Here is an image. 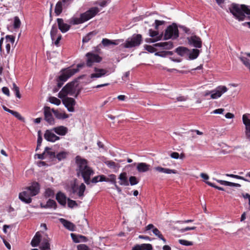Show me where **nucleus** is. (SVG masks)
<instances>
[{
  "instance_id": "1",
  "label": "nucleus",
  "mask_w": 250,
  "mask_h": 250,
  "mask_svg": "<svg viewBox=\"0 0 250 250\" xmlns=\"http://www.w3.org/2000/svg\"><path fill=\"white\" fill-rule=\"evenodd\" d=\"M76 164V175L78 177H82L84 183L88 185L90 184V177L94 174V170L88 166V161L80 156L75 158Z\"/></svg>"
},
{
  "instance_id": "2",
  "label": "nucleus",
  "mask_w": 250,
  "mask_h": 250,
  "mask_svg": "<svg viewBox=\"0 0 250 250\" xmlns=\"http://www.w3.org/2000/svg\"><path fill=\"white\" fill-rule=\"evenodd\" d=\"M229 9L230 13L238 21L250 20V6L233 3ZM244 25H248L250 28V21L245 22Z\"/></svg>"
},
{
  "instance_id": "3",
  "label": "nucleus",
  "mask_w": 250,
  "mask_h": 250,
  "mask_svg": "<svg viewBox=\"0 0 250 250\" xmlns=\"http://www.w3.org/2000/svg\"><path fill=\"white\" fill-rule=\"evenodd\" d=\"M40 188L39 184L37 182H34L19 194V199L26 204H29L32 202L31 197L39 193Z\"/></svg>"
},
{
  "instance_id": "4",
  "label": "nucleus",
  "mask_w": 250,
  "mask_h": 250,
  "mask_svg": "<svg viewBox=\"0 0 250 250\" xmlns=\"http://www.w3.org/2000/svg\"><path fill=\"white\" fill-rule=\"evenodd\" d=\"M49 241L50 239L46 233L42 231H38L31 240V245L36 247L41 242L40 248L41 250H50Z\"/></svg>"
},
{
  "instance_id": "5",
  "label": "nucleus",
  "mask_w": 250,
  "mask_h": 250,
  "mask_svg": "<svg viewBox=\"0 0 250 250\" xmlns=\"http://www.w3.org/2000/svg\"><path fill=\"white\" fill-rule=\"evenodd\" d=\"M84 66V63H81L77 65L76 68L68 67L62 69L61 70V78L63 79L64 81H67L69 78L79 72L80 68H83Z\"/></svg>"
},
{
  "instance_id": "6",
  "label": "nucleus",
  "mask_w": 250,
  "mask_h": 250,
  "mask_svg": "<svg viewBox=\"0 0 250 250\" xmlns=\"http://www.w3.org/2000/svg\"><path fill=\"white\" fill-rule=\"evenodd\" d=\"M142 37L140 34H134L131 38H128L123 44L125 48H130L138 46L141 43Z\"/></svg>"
},
{
  "instance_id": "7",
  "label": "nucleus",
  "mask_w": 250,
  "mask_h": 250,
  "mask_svg": "<svg viewBox=\"0 0 250 250\" xmlns=\"http://www.w3.org/2000/svg\"><path fill=\"white\" fill-rule=\"evenodd\" d=\"M179 37V30L176 23H173L169 25L165 30L164 33V39L173 40L177 39Z\"/></svg>"
},
{
  "instance_id": "8",
  "label": "nucleus",
  "mask_w": 250,
  "mask_h": 250,
  "mask_svg": "<svg viewBox=\"0 0 250 250\" xmlns=\"http://www.w3.org/2000/svg\"><path fill=\"white\" fill-rule=\"evenodd\" d=\"M228 90V88L226 86L220 85L213 90L206 91L204 96L207 97L210 95L211 99H216L220 98L224 93H226Z\"/></svg>"
},
{
  "instance_id": "9",
  "label": "nucleus",
  "mask_w": 250,
  "mask_h": 250,
  "mask_svg": "<svg viewBox=\"0 0 250 250\" xmlns=\"http://www.w3.org/2000/svg\"><path fill=\"white\" fill-rule=\"evenodd\" d=\"M76 82H71L66 84L59 93L58 97L60 98H64L67 95H73L76 91Z\"/></svg>"
},
{
  "instance_id": "10",
  "label": "nucleus",
  "mask_w": 250,
  "mask_h": 250,
  "mask_svg": "<svg viewBox=\"0 0 250 250\" xmlns=\"http://www.w3.org/2000/svg\"><path fill=\"white\" fill-rule=\"evenodd\" d=\"M85 56L87 58L86 65L88 67H91L95 62H100L102 60L99 55L91 52L86 53Z\"/></svg>"
},
{
  "instance_id": "11",
  "label": "nucleus",
  "mask_w": 250,
  "mask_h": 250,
  "mask_svg": "<svg viewBox=\"0 0 250 250\" xmlns=\"http://www.w3.org/2000/svg\"><path fill=\"white\" fill-rule=\"evenodd\" d=\"M71 191L73 194H76L78 196L82 199L84 196V192L86 189V187L83 183H82L79 187H77L76 183L71 184Z\"/></svg>"
},
{
  "instance_id": "12",
  "label": "nucleus",
  "mask_w": 250,
  "mask_h": 250,
  "mask_svg": "<svg viewBox=\"0 0 250 250\" xmlns=\"http://www.w3.org/2000/svg\"><path fill=\"white\" fill-rule=\"evenodd\" d=\"M99 12L97 7H93L85 12L81 14L80 16L83 22H84L94 17Z\"/></svg>"
},
{
  "instance_id": "13",
  "label": "nucleus",
  "mask_w": 250,
  "mask_h": 250,
  "mask_svg": "<svg viewBox=\"0 0 250 250\" xmlns=\"http://www.w3.org/2000/svg\"><path fill=\"white\" fill-rule=\"evenodd\" d=\"M52 109L48 106H44L43 108V113L44 116V120L50 125L55 124V120L52 115Z\"/></svg>"
},
{
  "instance_id": "14",
  "label": "nucleus",
  "mask_w": 250,
  "mask_h": 250,
  "mask_svg": "<svg viewBox=\"0 0 250 250\" xmlns=\"http://www.w3.org/2000/svg\"><path fill=\"white\" fill-rule=\"evenodd\" d=\"M57 22L58 28L62 33L67 32L70 29L71 25L65 22L63 19L58 18Z\"/></svg>"
},
{
  "instance_id": "15",
  "label": "nucleus",
  "mask_w": 250,
  "mask_h": 250,
  "mask_svg": "<svg viewBox=\"0 0 250 250\" xmlns=\"http://www.w3.org/2000/svg\"><path fill=\"white\" fill-rule=\"evenodd\" d=\"M62 103L69 112H74V106L76 104L75 100L70 97H66L62 100Z\"/></svg>"
},
{
  "instance_id": "16",
  "label": "nucleus",
  "mask_w": 250,
  "mask_h": 250,
  "mask_svg": "<svg viewBox=\"0 0 250 250\" xmlns=\"http://www.w3.org/2000/svg\"><path fill=\"white\" fill-rule=\"evenodd\" d=\"M52 129L50 130H46L44 134V139L51 142H55L56 141L60 140V138L57 136L54 133Z\"/></svg>"
},
{
  "instance_id": "17",
  "label": "nucleus",
  "mask_w": 250,
  "mask_h": 250,
  "mask_svg": "<svg viewBox=\"0 0 250 250\" xmlns=\"http://www.w3.org/2000/svg\"><path fill=\"white\" fill-rule=\"evenodd\" d=\"M188 43L195 48L202 47V42L201 38L197 36H192L188 38Z\"/></svg>"
},
{
  "instance_id": "18",
  "label": "nucleus",
  "mask_w": 250,
  "mask_h": 250,
  "mask_svg": "<svg viewBox=\"0 0 250 250\" xmlns=\"http://www.w3.org/2000/svg\"><path fill=\"white\" fill-rule=\"evenodd\" d=\"M94 71L95 73L91 74V78H98L104 76L105 75H108L109 74V71L104 69H99L97 68V67H95Z\"/></svg>"
},
{
  "instance_id": "19",
  "label": "nucleus",
  "mask_w": 250,
  "mask_h": 250,
  "mask_svg": "<svg viewBox=\"0 0 250 250\" xmlns=\"http://www.w3.org/2000/svg\"><path fill=\"white\" fill-rule=\"evenodd\" d=\"M68 6L64 2L59 0L57 2L55 7V13L56 16H59L62 12L63 9H66Z\"/></svg>"
},
{
  "instance_id": "20",
  "label": "nucleus",
  "mask_w": 250,
  "mask_h": 250,
  "mask_svg": "<svg viewBox=\"0 0 250 250\" xmlns=\"http://www.w3.org/2000/svg\"><path fill=\"white\" fill-rule=\"evenodd\" d=\"M52 130H54V132L61 136H64L68 132V128L62 125L54 127L52 128Z\"/></svg>"
},
{
  "instance_id": "21",
  "label": "nucleus",
  "mask_w": 250,
  "mask_h": 250,
  "mask_svg": "<svg viewBox=\"0 0 250 250\" xmlns=\"http://www.w3.org/2000/svg\"><path fill=\"white\" fill-rule=\"evenodd\" d=\"M154 169L161 173H164L166 174H177V171L175 169H171L167 168H164L161 167H154Z\"/></svg>"
},
{
  "instance_id": "22",
  "label": "nucleus",
  "mask_w": 250,
  "mask_h": 250,
  "mask_svg": "<svg viewBox=\"0 0 250 250\" xmlns=\"http://www.w3.org/2000/svg\"><path fill=\"white\" fill-rule=\"evenodd\" d=\"M119 184L121 186H127L129 185V182L126 172H122L119 175Z\"/></svg>"
},
{
  "instance_id": "23",
  "label": "nucleus",
  "mask_w": 250,
  "mask_h": 250,
  "mask_svg": "<svg viewBox=\"0 0 250 250\" xmlns=\"http://www.w3.org/2000/svg\"><path fill=\"white\" fill-rule=\"evenodd\" d=\"M150 166L145 163H139L137 164V169L139 172H146L149 170Z\"/></svg>"
},
{
  "instance_id": "24",
  "label": "nucleus",
  "mask_w": 250,
  "mask_h": 250,
  "mask_svg": "<svg viewBox=\"0 0 250 250\" xmlns=\"http://www.w3.org/2000/svg\"><path fill=\"white\" fill-rule=\"evenodd\" d=\"M121 41H123V40H110L108 39L104 38L102 40V43L104 46L106 47L110 45H118Z\"/></svg>"
},
{
  "instance_id": "25",
  "label": "nucleus",
  "mask_w": 250,
  "mask_h": 250,
  "mask_svg": "<svg viewBox=\"0 0 250 250\" xmlns=\"http://www.w3.org/2000/svg\"><path fill=\"white\" fill-rule=\"evenodd\" d=\"M60 221L66 229L71 231L74 230L75 226L72 223L63 218L60 219Z\"/></svg>"
},
{
  "instance_id": "26",
  "label": "nucleus",
  "mask_w": 250,
  "mask_h": 250,
  "mask_svg": "<svg viewBox=\"0 0 250 250\" xmlns=\"http://www.w3.org/2000/svg\"><path fill=\"white\" fill-rule=\"evenodd\" d=\"M56 200L62 206H65L66 197L63 193L61 192L58 193L56 195Z\"/></svg>"
},
{
  "instance_id": "27",
  "label": "nucleus",
  "mask_w": 250,
  "mask_h": 250,
  "mask_svg": "<svg viewBox=\"0 0 250 250\" xmlns=\"http://www.w3.org/2000/svg\"><path fill=\"white\" fill-rule=\"evenodd\" d=\"M59 35L61 34L59 33L56 25L55 24H53L50 30V36L52 41L54 42L56 39V38H57Z\"/></svg>"
},
{
  "instance_id": "28",
  "label": "nucleus",
  "mask_w": 250,
  "mask_h": 250,
  "mask_svg": "<svg viewBox=\"0 0 250 250\" xmlns=\"http://www.w3.org/2000/svg\"><path fill=\"white\" fill-rule=\"evenodd\" d=\"M175 52L180 56L183 57L188 54L189 49L183 46H179L177 47Z\"/></svg>"
},
{
  "instance_id": "29",
  "label": "nucleus",
  "mask_w": 250,
  "mask_h": 250,
  "mask_svg": "<svg viewBox=\"0 0 250 250\" xmlns=\"http://www.w3.org/2000/svg\"><path fill=\"white\" fill-rule=\"evenodd\" d=\"M52 112L55 117L59 119H65L69 117L68 115L63 112H61L58 110L52 109Z\"/></svg>"
},
{
  "instance_id": "30",
  "label": "nucleus",
  "mask_w": 250,
  "mask_h": 250,
  "mask_svg": "<svg viewBox=\"0 0 250 250\" xmlns=\"http://www.w3.org/2000/svg\"><path fill=\"white\" fill-rule=\"evenodd\" d=\"M105 164L110 168L114 170H117L120 167V165L112 161H106L104 162Z\"/></svg>"
},
{
  "instance_id": "31",
  "label": "nucleus",
  "mask_w": 250,
  "mask_h": 250,
  "mask_svg": "<svg viewBox=\"0 0 250 250\" xmlns=\"http://www.w3.org/2000/svg\"><path fill=\"white\" fill-rule=\"evenodd\" d=\"M68 21L70 25H76L83 23L81 17L79 18L74 16L72 17Z\"/></svg>"
},
{
  "instance_id": "32",
  "label": "nucleus",
  "mask_w": 250,
  "mask_h": 250,
  "mask_svg": "<svg viewBox=\"0 0 250 250\" xmlns=\"http://www.w3.org/2000/svg\"><path fill=\"white\" fill-rule=\"evenodd\" d=\"M200 53V51L199 50L197 49H193L190 52L189 51L188 54V55L189 56V58L190 60H194L196 59Z\"/></svg>"
},
{
  "instance_id": "33",
  "label": "nucleus",
  "mask_w": 250,
  "mask_h": 250,
  "mask_svg": "<svg viewBox=\"0 0 250 250\" xmlns=\"http://www.w3.org/2000/svg\"><path fill=\"white\" fill-rule=\"evenodd\" d=\"M3 45H4L5 47L6 48V51L7 53H9L11 48V44L8 43L7 42H4V39L1 38L0 40V49L1 50Z\"/></svg>"
},
{
  "instance_id": "34",
  "label": "nucleus",
  "mask_w": 250,
  "mask_h": 250,
  "mask_svg": "<svg viewBox=\"0 0 250 250\" xmlns=\"http://www.w3.org/2000/svg\"><path fill=\"white\" fill-rule=\"evenodd\" d=\"M96 34V32L95 31H92L88 33L85 36H84L83 39V42H88L92 37L93 36H95Z\"/></svg>"
},
{
  "instance_id": "35",
  "label": "nucleus",
  "mask_w": 250,
  "mask_h": 250,
  "mask_svg": "<svg viewBox=\"0 0 250 250\" xmlns=\"http://www.w3.org/2000/svg\"><path fill=\"white\" fill-rule=\"evenodd\" d=\"M44 207L46 208H53L55 209L57 208V204L54 200L49 199Z\"/></svg>"
},
{
  "instance_id": "36",
  "label": "nucleus",
  "mask_w": 250,
  "mask_h": 250,
  "mask_svg": "<svg viewBox=\"0 0 250 250\" xmlns=\"http://www.w3.org/2000/svg\"><path fill=\"white\" fill-rule=\"evenodd\" d=\"M106 182H110L114 186L117 185L116 176L113 174L109 175V177L106 179Z\"/></svg>"
},
{
  "instance_id": "37",
  "label": "nucleus",
  "mask_w": 250,
  "mask_h": 250,
  "mask_svg": "<svg viewBox=\"0 0 250 250\" xmlns=\"http://www.w3.org/2000/svg\"><path fill=\"white\" fill-rule=\"evenodd\" d=\"M250 115L248 114H244L242 117L243 123L245 126L250 125Z\"/></svg>"
},
{
  "instance_id": "38",
  "label": "nucleus",
  "mask_w": 250,
  "mask_h": 250,
  "mask_svg": "<svg viewBox=\"0 0 250 250\" xmlns=\"http://www.w3.org/2000/svg\"><path fill=\"white\" fill-rule=\"evenodd\" d=\"M149 35L152 38H157V37H161V39L162 38V35H159L157 31H154L152 29L149 30Z\"/></svg>"
},
{
  "instance_id": "39",
  "label": "nucleus",
  "mask_w": 250,
  "mask_h": 250,
  "mask_svg": "<svg viewBox=\"0 0 250 250\" xmlns=\"http://www.w3.org/2000/svg\"><path fill=\"white\" fill-rule=\"evenodd\" d=\"M10 113L17 118L18 120L23 122H24V118L22 117L19 112L12 110Z\"/></svg>"
},
{
  "instance_id": "40",
  "label": "nucleus",
  "mask_w": 250,
  "mask_h": 250,
  "mask_svg": "<svg viewBox=\"0 0 250 250\" xmlns=\"http://www.w3.org/2000/svg\"><path fill=\"white\" fill-rule=\"evenodd\" d=\"M49 101L51 104L59 105L61 104V102L60 100L55 97H50L49 98Z\"/></svg>"
},
{
  "instance_id": "41",
  "label": "nucleus",
  "mask_w": 250,
  "mask_h": 250,
  "mask_svg": "<svg viewBox=\"0 0 250 250\" xmlns=\"http://www.w3.org/2000/svg\"><path fill=\"white\" fill-rule=\"evenodd\" d=\"M15 42V37L12 35H7L5 37V41L4 42L11 44H13Z\"/></svg>"
},
{
  "instance_id": "42",
  "label": "nucleus",
  "mask_w": 250,
  "mask_h": 250,
  "mask_svg": "<svg viewBox=\"0 0 250 250\" xmlns=\"http://www.w3.org/2000/svg\"><path fill=\"white\" fill-rule=\"evenodd\" d=\"M21 22L19 18L17 16L15 17L14 19L13 24L14 28L15 29L19 28L21 26Z\"/></svg>"
},
{
  "instance_id": "43",
  "label": "nucleus",
  "mask_w": 250,
  "mask_h": 250,
  "mask_svg": "<svg viewBox=\"0 0 250 250\" xmlns=\"http://www.w3.org/2000/svg\"><path fill=\"white\" fill-rule=\"evenodd\" d=\"M173 47V43L172 42L169 41V42H163V48L165 49H170L172 48Z\"/></svg>"
},
{
  "instance_id": "44",
  "label": "nucleus",
  "mask_w": 250,
  "mask_h": 250,
  "mask_svg": "<svg viewBox=\"0 0 250 250\" xmlns=\"http://www.w3.org/2000/svg\"><path fill=\"white\" fill-rule=\"evenodd\" d=\"M226 176H227L228 177H230L231 178H236L237 179H241V180H244L245 181L249 182V181L248 179L245 178L244 177H243L242 176H239L237 175H234L233 174H226Z\"/></svg>"
},
{
  "instance_id": "45",
  "label": "nucleus",
  "mask_w": 250,
  "mask_h": 250,
  "mask_svg": "<svg viewBox=\"0 0 250 250\" xmlns=\"http://www.w3.org/2000/svg\"><path fill=\"white\" fill-rule=\"evenodd\" d=\"M67 154V153L65 152H61L57 154L56 158L58 160L61 161L66 158Z\"/></svg>"
},
{
  "instance_id": "46",
  "label": "nucleus",
  "mask_w": 250,
  "mask_h": 250,
  "mask_svg": "<svg viewBox=\"0 0 250 250\" xmlns=\"http://www.w3.org/2000/svg\"><path fill=\"white\" fill-rule=\"evenodd\" d=\"M129 182L131 186H134L137 185L139 183V181L136 177L132 176L129 178Z\"/></svg>"
},
{
  "instance_id": "47",
  "label": "nucleus",
  "mask_w": 250,
  "mask_h": 250,
  "mask_svg": "<svg viewBox=\"0 0 250 250\" xmlns=\"http://www.w3.org/2000/svg\"><path fill=\"white\" fill-rule=\"evenodd\" d=\"M145 48L150 53H154L156 51V49L154 46V44L153 45H146L145 46Z\"/></svg>"
},
{
  "instance_id": "48",
  "label": "nucleus",
  "mask_w": 250,
  "mask_h": 250,
  "mask_svg": "<svg viewBox=\"0 0 250 250\" xmlns=\"http://www.w3.org/2000/svg\"><path fill=\"white\" fill-rule=\"evenodd\" d=\"M179 243L182 245L184 246H192L193 245V242L191 241H188L184 239H179Z\"/></svg>"
},
{
  "instance_id": "49",
  "label": "nucleus",
  "mask_w": 250,
  "mask_h": 250,
  "mask_svg": "<svg viewBox=\"0 0 250 250\" xmlns=\"http://www.w3.org/2000/svg\"><path fill=\"white\" fill-rule=\"evenodd\" d=\"M165 21H159L158 20H156L155 21L154 26L155 27V29L156 30L158 29V27L159 26L162 25L165 23Z\"/></svg>"
},
{
  "instance_id": "50",
  "label": "nucleus",
  "mask_w": 250,
  "mask_h": 250,
  "mask_svg": "<svg viewBox=\"0 0 250 250\" xmlns=\"http://www.w3.org/2000/svg\"><path fill=\"white\" fill-rule=\"evenodd\" d=\"M67 204H68V207H69L70 208H73L74 207L78 206V205L75 201L71 200L70 199H68V200H67Z\"/></svg>"
},
{
  "instance_id": "51",
  "label": "nucleus",
  "mask_w": 250,
  "mask_h": 250,
  "mask_svg": "<svg viewBox=\"0 0 250 250\" xmlns=\"http://www.w3.org/2000/svg\"><path fill=\"white\" fill-rule=\"evenodd\" d=\"M245 135L246 138L250 141V125L245 126Z\"/></svg>"
},
{
  "instance_id": "52",
  "label": "nucleus",
  "mask_w": 250,
  "mask_h": 250,
  "mask_svg": "<svg viewBox=\"0 0 250 250\" xmlns=\"http://www.w3.org/2000/svg\"><path fill=\"white\" fill-rule=\"evenodd\" d=\"M66 81H64L63 79H61V75H60L58 77V80H57V86L58 87V88H60L62 86L64 83Z\"/></svg>"
},
{
  "instance_id": "53",
  "label": "nucleus",
  "mask_w": 250,
  "mask_h": 250,
  "mask_svg": "<svg viewBox=\"0 0 250 250\" xmlns=\"http://www.w3.org/2000/svg\"><path fill=\"white\" fill-rule=\"evenodd\" d=\"M218 183L222 185H224L225 186H229L230 187V182L222 180H218V179H215Z\"/></svg>"
},
{
  "instance_id": "54",
  "label": "nucleus",
  "mask_w": 250,
  "mask_h": 250,
  "mask_svg": "<svg viewBox=\"0 0 250 250\" xmlns=\"http://www.w3.org/2000/svg\"><path fill=\"white\" fill-rule=\"evenodd\" d=\"M61 39H62V35H59V36H58V37L57 38H56V39L55 40V41H54V42H52V43L58 47L59 46L60 41H61Z\"/></svg>"
},
{
  "instance_id": "55",
  "label": "nucleus",
  "mask_w": 250,
  "mask_h": 250,
  "mask_svg": "<svg viewBox=\"0 0 250 250\" xmlns=\"http://www.w3.org/2000/svg\"><path fill=\"white\" fill-rule=\"evenodd\" d=\"M42 136L41 134V130L38 131V139H37V144H38V146H41L42 142Z\"/></svg>"
},
{
  "instance_id": "56",
  "label": "nucleus",
  "mask_w": 250,
  "mask_h": 250,
  "mask_svg": "<svg viewBox=\"0 0 250 250\" xmlns=\"http://www.w3.org/2000/svg\"><path fill=\"white\" fill-rule=\"evenodd\" d=\"M54 192L50 188H47L45 190V195L46 197H51L53 196Z\"/></svg>"
},
{
  "instance_id": "57",
  "label": "nucleus",
  "mask_w": 250,
  "mask_h": 250,
  "mask_svg": "<svg viewBox=\"0 0 250 250\" xmlns=\"http://www.w3.org/2000/svg\"><path fill=\"white\" fill-rule=\"evenodd\" d=\"M160 40H161V37H157V38H147L146 39V42H154Z\"/></svg>"
},
{
  "instance_id": "58",
  "label": "nucleus",
  "mask_w": 250,
  "mask_h": 250,
  "mask_svg": "<svg viewBox=\"0 0 250 250\" xmlns=\"http://www.w3.org/2000/svg\"><path fill=\"white\" fill-rule=\"evenodd\" d=\"M196 227H187L185 228L182 229H180V231L181 232H184L186 231L190 230H194L195 229Z\"/></svg>"
},
{
  "instance_id": "59",
  "label": "nucleus",
  "mask_w": 250,
  "mask_h": 250,
  "mask_svg": "<svg viewBox=\"0 0 250 250\" xmlns=\"http://www.w3.org/2000/svg\"><path fill=\"white\" fill-rule=\"evenodd\" d=\"M224 111H225V109L224 108H218V109H216L213 110L211 112V113L221 114H223Z\"/></svg>"
},
{
  "instance_id": "60",
  "label": "nucleus",
  "mask_w": 250,
  "mask_h": 250,
  "mask_svg": "<svg viewBox=\"0 0 250 250\" xmlns=\"http://www.w3.org/2000/svg\"><path fill=\"white\" fill-rule=\"evenodd\" d=\"M152 232L154 235L159 237L162 235L161 232L158 230V229L155 228L152 229Z\"/></svg>"
},
{
  "instance_id": "61",
  "label": "nucleus",
  "mask_w": 250,
  "mask_h": 250,
  "mask_svg": "<svg viewBox=\"0 0 250 250\" xmlns=\"http://www.w3.org/2000/svg\"><path fill=\"white\" fill-rule=\"evenodd\" d=\"M2 92L8 96H10V92L9 89L7 87L2 88Z\"/></svg>"
},
{
  "instance_id": "62",
  "label": "nucleus",
  "mask_w": 250,
  "mask_h": 250,
  "mask_svg": "<svg viewBox=\"0 0 250 250\" xmlns=\"http://www.w3.org/2000/svg\"><path fill=\"white\" fill-rule=\"evenodd\" d=\"M170 156L172 158L175 159H178L179 158V154L178 152H173L171 153Z\"/></svg>"
},
{
  "instance_id": "63",
  "label": "nucleus",
  "mask_w": 250,
  "mask_h": 250,
  "mask_svg": "<svg viewBox=\"0 0 250 250\" xmlns=\"http://www.w3.org/2000/svg\"><path fill=\"white\" fill-rule=\"evenodd\" d=\"M129 75L130 72L129 71L125 72L122 77V80L124 81H126L128 79Z\"/></svg>"
},
{
  "instance_id": "64",
  "label": "nucleus",
  "mask_w": 250,
  "mask_h": 250,
  "mask_svg": "<svg viewBox=\"0 0 250 250\" xmlns=\"http://www.w3.org/2000/svg\"><path fill=\"white\" fill-rule=\"evenodd\" d=\"M206 183L209 186L211 187H213L216 189H217L218 190H220L221 189V188L220 187H218L217 186H216L213 183H212L210 182H206Z\"/></svg>"
}]
</instances>
